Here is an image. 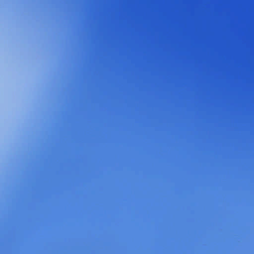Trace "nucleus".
Instances as JSON below:
<instances>
[{
	"label": "nucleus",
	"instance_id": "nucleus-1",
	"mask_svg": "<svg viewBox=\"0 0 254 254\" xmlns=\"http://www.w3.org/2000/svg\"><path fill=\"white\" fill-rule=\"evenodd\" d=\"M155 29H159V0H155Z\"/></svg>",
	"mask_w": 254,
	"mask_h": 254
},
{
	"label": "nucleus",
	"instance_id": "nucleus-5",
	"mask_svg": "<svg viewBox=\"0 0 254 254\" xmlns=\"http://www.w3.org/2000/svg\"><path fill=\"white\" fill-rule=\"evenodd\" d=\"M159 130H161V127H159Z\"/></svg>",
	"mask_w": 254,
	"mask_h": 254
},
{
	"label": "nucleus",
	"instance_id": "nucleus-9",
	"mask_svg": "<svg viewBox=\"0 0 254 254\" xmlns=\"http://www.w3.org/2000/svg\"><path fill=\"white\" fill-rule=\"evenodd\" d=\"M159 123H161V121H159Z\"/></svg>",
	"mask_w": 254,
	"mask_h": 254
},
{
	"label": "nucleus",
	"instance_id": "nucleus-3",
	"mask_svg": "<svg viewBox=\"0 0 254 254\" xmlns=\"http://www.w3.org/2000/svg\"><path fill=\"white\" fill-rule=\"evenodd\" d=\"M159 111H161V107H159Z\"/></svg>",
	"mask_w": 254,
	"mask_h": 254
},
{
	"label": "nucleus",
	"instance_id": "nucleus-7",
	"mask_svg": "<svg viewBox=\"0 0 254 254\" xmlns=\"http://www.w3.org/2000/svg\"><path fill=\"white\" fill-rule=\"evenodd\" d=\"M159 130H161V127H159Z\"/></svg>",
	"mask_w": 254,
	"mask_h": 254
},
{
	"label": "nucleus",
	"instance_id": "nucleus-6",
	"mask_svg": "<svg viewBox=\"0 0 254 254\" xmlns=\"http://www.w3.org/2000/svg\"><path fill=\"white\" fill-rule=\"evenodd\" d=\"M159 130H161V127H159Z\"/></svg>",
	"mask_w": 254,
	"mask_h": 254
},
{
	"label": "nucleus",
	"instance_id": "nucleus-2",
	"mask_svg": "<svg viewBox=\"0 0 254 254\" xmlns=\"http://www.w3.org/2000/svg\"><path fill=\"white\" fill-rule=\"evenodd\" d=\"M159 111H161V107H159Z\"/></svg>",
	"mask_w": 254,
	"mask_h": 254
},
{
	"label": "nucleus",
	"instance_id": "nucleus-4",
	"mask_svg": "<svg viewBox=\"0 0 254 254\" xmlns=\"http://www.w3.org/2000/svg\"><path fill=\"white\" fill-rule=\"evenodd\" d=\"M159 111H161V107H159Z\"/></svg>",
	"mask_w": 254,
	"mask_h": 254
},
{
	"label": "nucleus",
	"instance_id": "nucleus-8",
	"mask_svg": "<svg viewBox=\"0 0 254 254\" xmlns=\"http://www.w3.org/2000/svg\"><path fill=\"white\" fill-rule=\"evenodd\" d=\"M159 83H161V81H159Z\"/></svg>",
	"mask_w": 254,
	"mask_h": 254
}]
</instances>
